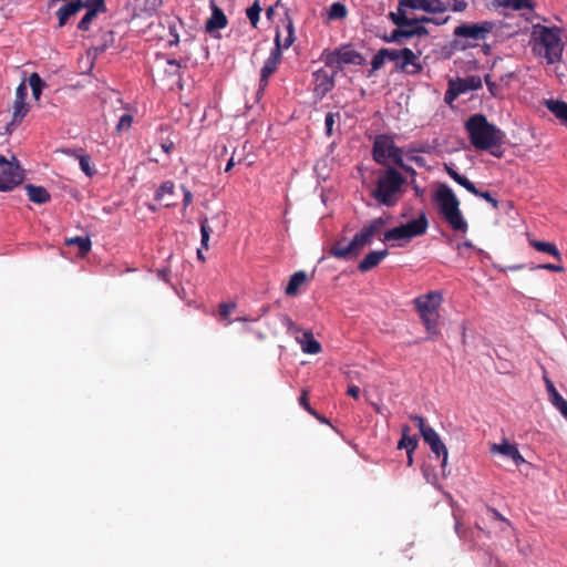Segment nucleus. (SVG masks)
Returning <instances> with one entry per match:
<instances>
[{"mask_svg": "<svg viewBox=\"0 0 567 567\" xmlns=\"http://www.w3.org/2000/svg\"><path fill=\"white\" fill-rule=\"evenodd\" d=\"M471 144L478 151L495 148L503 144L505 133L489 123L485 115L474 114L465 122Z\"/></svg>", "mask_w": 567, "mask_h": 567, "instance_id": "f257e3e1", "label": "nucleus"}, {"mask_svg": "<svg viewBox=\"0 0 567 567\" xmlns=\"http://www.w3.org/2000/svg\"><path fill=\"white\" fill-rule=\"evenodd\" d=\"M532 47L533 52L543 56L548 64L559 62L564 51L560 30L558 28L535 24L532 31Z\"/></svg>", "mask_w": 567, "mask_h": 567, "instance_id": "f03ea898", "label": "nucleus"}, {"mask_svg": "<svg viewBox=\"0 0 567 567\" xmlns=\"http://www.w3.org/2000/svg\"><path fill=\"white\" fill-rule=\"evenodd\" d=\"M144 40H166L169 47L177 45L181 41L177 27H183V21L174 16L162 13H148L144 17Z\"/></svg>", "mask_w": 567, "mask_h": 567, "instance_id": "7ed1b4c3", "label": "nucleus"}, {"mask_svg": "<svg viewBox=\"0 0 567 567\" xmlns=\"http://www.w3.org/2000/svg\"><path fill=\"white\" fill-rule=\"evenodd\" d=\"M405 183V178L396 168L388 167L379 175L375 187L371 190L370 195L378 204L393 207L399 202Z\"/></svg>", "mask_w": 567, "mask_h": 567, "instance_id": "20e7f679", "label": "nucleus"}, {"mask_svg": "<svg viewBox=\"0 0 567 567\" xmlns=\"http://www.w3.org/2000/svg\"><path fill=\"white\" fill-rule=\"evenodd\" d=\"M433 200L437 205L443 219L453 230L467 231L468 226L461 213L460 200L447 185L440 184L433 195Z\"/></svg>", "mask_w": 567, "mask_h": 567, "instance_id": "39448f33", "label": "nucleus"}, {"mask_svg": "<svg viewBox=\"0 0 567 567\" xmlns=\"http://www.w3.org/2000/svg\"><path fill=\"white\" fill-rule=\"evenodd\" d=\"M443 301L442 293L439 291H430L421 295L413 300L415 310L417 311L422 323L425 326L430 336L439 334V308Z\"/></svg>", "mask_w": 567, "mask_h": 567, "instance_id": "423d86ee", "label": "nucleus"}, {"mask_svg": "<svg viewBox=\"0 0 567 567\" xmlns=\"http://www.w3.org/2000/svg\"><path fill=\"white\" fill-rule=\"evenodd\" d=\"M372 157L383 166L392 162L399 167H404L403 151L395 145L393 137L388 134H381L374 138Z\"/></svg>", "mask_w": 567, "mask_h": 567, "instance_id": "0eeeda50", "label": "nucleus"}, {"mask_svg": "<svg viewBox=\"0 0 567 567\" xmlns=\"http://www.w3.org/2000/svg\"><path fill=\"white\" fill-rule=\"evenodd\" d=\"M429 221L424 213L416 219L384 231L383 241L410 240L426 233Z\"/></svg>", "mask_w": 567, "mask_h": 567, "instance_id": "6e6552de", "label": "nucleus"}, {"mask_svg": "<svg viewBox=\"0 0 567 567\" xmlns=\"http://www.w3.org/2000/svg\"><path fill=\"white\" fill-rule=\"evenodd\" d=\"M321 60L326 66L336 68L338 71L341 70L342 64L362 65L365 61L362 54L350 45H342L333 51L324 50Z\"/></svg>", "mask_w": 567, "mask_h": 567, "instance_id": "1a4fd4ad", "label": "nucleus"}, {"mask_svg": "<svg viewBox=\"0 0 567 567\" xmlns=\"http://www.w3.org/2000/svg\"><path fill=\"white\" fill-rule=\"evenodd\" d=\"M23 181V169L14 155L11 159L0 155V192L13 189Z\"/></svg>", "mask_w": 567, "mask_h": 567, "instance_id": "9d476101", "label": "nucleus"}, {"mask_svg": "<svg viewBox=\"0 0 567 567\" xmlns=\"http://www.w3.org/2000/svg\"><path fill=\"white\" fill-rule=\"evenodd\" d=\"M386 219L378 217L368 221L352 238V246L354 247L357 256H359L362 249L370 245L375 236H378L384 226Z\"/></svg>", "mask_w": 567, "mask_h": 567, "instance_id": "9b49d317", "label": "nucleus"}, {"mask_svg": "<svg viewBox=\"0 0 567 567\" xmlns=\"http://www.w3.org/2000/svg\"><path fill=\"white\" fill-rule=\"evenodd\" d=\"M420 55L421 52L415 53L409 48L401 49V58L394 62L395 71L408 75L420 74L423 71Z\"/></svg>", "mask_w": 567, "mask_h": 567, "instance_id": "f8f14e48", "label": "nucleus"}, {"mask_svg": "<svg viewBox=\"0 0 567 567\" xmlns=\"http://www.w3.org/2000/svg\"><path fill=\"white\" fill-rule=\"evenodd\" d=\"M445 172L449 176L456 182L458 185L463 186L471 194L478 196L489 203L494 209L498 208V200L492 196L489 192L480 190L474 183H472L467 177L461 175L456 169H454L451 165H444Z\"/></svg>", "mask_w": 567, "mask_h": 567, "instance_id": "ddd939ff", "label": "nucleus"}, {"mask_svg": "<svg viewBox=\"0 0 567 567\" xmlns=\"http://www.w3.org/2000/svg\"><path fill=\"white\" fill-rule=\"evenodd\" d=\"M495 23L483 21L474 24H461L454 29V35L457 38H471L474 40H484L493 31Z\"/></svg>", "mask_w": 567, "mask_h": 567, "instance_id": "4468645a", "label": "nucleus"}, {"mask_svg": "<svg viewBox=\"0 0 567 567\" xmlns=\"http://www.w3.org/2000/svg\"><path fill=\"white\" fill-rule=\"evenodd\" d=\"M281 59L282 53L280 52V45L278 44L271 49L269 56L265 60L260 70L259 92H262L267 87L269 78L277 71Z\"/></svg>", "mask_w": 567, "mask_h": 567, "instance_id": "2eb2a0df", "label": "nucleus"}, {"mask_svg": "<svg viewBox=\"0 0 567 567\" xmlns=\"http://www.w3.org/2000/svg\"><path fill=\"white\" fill-rule=\"evenodd\" d=\"M28 87L24 82L20 83L16 90V100L12 121L8 124L7 131L11 132L16 124H19L29 112V105L25 103Z\"/></svg>", "mask_w": 567, "mask_h": 567, "instance_id": "dca6fc26", "label": "nucleus"}, {"mask_svg": "<svg viewBox=\"0 0 567 567\" xmlns=\"http://www.w3.org/2000/svg\"><path fill=\"white\" fill-rule=\"evenodd\" d=\"M339 71L336 69L331 73H329L326 69H319L313 72V91L316 95L323 97L334 87V76Z\"/></svg>", "mask_w": 567, "mask_h": 567, "instance_id": "f3484780", "label": "nucleus"}, {"mask_svg": "<svg viewBox=\"0 0 567 567\" xmlns=\"http://www.w3.org/2000/svg\"><path fill=\"white\" fill-rule=\"evenodd\" d=\"M422 437L424 442L430 446L431 451L436 455V457L442 456L441 467L444 471L447 464L449 452L440 435L433 429L427 430V433H424V436Z\"/></svg>", "mask_w": 567, "mask_h": 567, "instance_id": "a211bd4d", "label": "nucleus"}, {"mask_svg": "<svg viewBox=\"0 0 567 567\" xmlns=\"http://www.w3.org/2000/svg\"><path fill=\"white\" fill-rule=\"evenodd\" d=\"M87 6L84 7L86 9V13L79 22L78 28L82 31H87L90 29V24L93 19L97 16L99 12H105V0H86Z\"/></svg>", "mask_w": 567, "mask_h": 567, "instance_id": "6ab92c4d", "label": "nucleus"}, {"mask_svg": "<svg viewBox=\"0 0 567 567\" xmlns=\"http://www.w3.org/2000/svg\"><path fill=\"white\" fill-rule=\"evenodd\" d=\"M489 452L493 454L498 453L506 457H509L511 460H513L516 466H519L523 463H525V458L518 451L517 446L515 444L508 443L505 440L501 444H492L489 447Z\"/></svg>", "mask_w": 567, "mask_h": 567, "instance_id": "aec40b11", "label": "nucleus"}, {"mask_svg": "<svg viewBox=\"0 0 567 567\" xmlns=\"http://www.w3.org/2000/svg\"><path fill=\"white\" fill-rule=\"evenodd\" d=\"M401 4H408L410 9L423 10L430 13H443L446 11L442 0H401Z\"/></svg>", "mask_w": 567, "mask_h": 567, "instance_id": "412c9836", "label": "nucleus"}, {"mask_svg": "<svg viewBox=\"0 0 567 567\" xmlns=\"http://www.w3.org/2000/svg\"><path fill=\"white\" fill-rule=\"evenodd\" d=\"M282 25L287 33L286 37L284 39L281 38V32L279 31V27L277 28L276 37H275V47H277L279 44L281 53H282L284 49L285 50L289 49L296 40L295 27H293L292 19L290 17L286 16V18L282 20Z\"/></svg>", "mask_w": 567, "mask_h": 567, "instance_id": "4be33fe9", "label": "nucleus"}, {"mask_svg": "<svg viewBox=\"0 0 567 567\" xmlns=\"http://www.w3.org/2000/svg\"><path fill=\"white\" fill-rule=\"evenodd\" d=\"M329 255L337 259L344 260H351L358 257L354 247L352 246V241L347 244L346 238L337 240L329 249Z\"/></svg>", "mask_w": 567, "mask_h": 567, "instance_id": "5701e85b", "label": "nucleus"}, {"mask_svg": "<svg viewBox=\"0 0 567 567\" xmlns=\"http://www.w3.org/2000/svg\"><path fill=\"white\" fill-rule=\"evenodd\" d=\"M85 6H87V1L84 0H71L62 6L56 12L59 27H63L70 17L79 13Z\"/></svg>", "mask_w": 567, "mask_h": 567, "instance_id": "b1692460", "label": "nucleus"}, {"mask_svg": "<svg viewBox=\"0 0 567 567\" xmlns=\"http://www.w3.org/2000/svg\"><path fill=\"white\" fill-rule=\"evenodd\" d=\"M389 255L388 249L373 250L365 255V257L359 262L358 269L361 272H368L379 266V264Z\"/></svg>", "mask_w": 567, "mask_h": 567, "instance_id": "393cba45", "label": "nucleus"}, {"mask_svg": "<svg viewBox=\"0 0 567 567\" xmlns=\"http://www.w3.org/2000/svg\"><path fill=\"white\" fill-rule=\"evenodd\" d=\"M228 23L227 17L225 16L224 11L213 3L212 6V16L206 21L205 29L208 33H212L213 31L220 30L226 28Z\"/></svg>", "mask_w": 567, "mask_h": 567, "instance_id": "a878e982", "label": "nucleus"}, {"mask_svg": "<svg viewBox=\"0 0 567 567\" xmlns=\"http://www.w3.org/2000/svg\"><path fill=\"white\" fill-rule=\"evenodd\" d=\"M453 85L457 87V91L463 94L468 91H476L482 87V79L478 75H468L466 78H457L451 80Z\"/></svg>", "mask_w": 567, "mask_h": 567, "instance_id": "bb28decb", "label": "nucleus"}, {"mask_svg": "<svg viewBox=\"0 0 567 567\" xmlns=\"http://www.w3.org/2000/svg\"><path fill=\"white\" fill-rule=\"evenodd\" d=\"M296 340L301 344L305 353L317 354L321 351V344L313 338L310 330L305 331L301 338L296 336Z\"/></svg>", "mask_w": 567, "mask_h": 567, "instance_id": "cd10ccee", "label": "nucleus"}, {"mask_svg": "<svg viewBox=\"0 0 567 567\" xmlns=\"http://www.w3.org/2000/svg\"><path fill=\"white\" fill-rule=\"evenodd\" d=\"M544 381L550 402L561 414L565 413L567 411V401L559 394L550 379L544 377Z\"/></svg>", "mask_w": 567, "mask_h": 567, "instance_id": "c85d7f7f", "label": "nucleus"}, {"mask_svg": "<svg viewBox=\"0 0 567 567\" xmlns=\"http://www.w3.org/2000/svg\"><path fill=\"white\" fill-rule=\"evenodd\" d=\"M406 8H409L408 4H401V0H399L396 12H390L389 19L392 21L393 24L396 27H412L413 20L412 18H409L406 16Z\"/></svg>", "mask_w": 567, "mask_h": 567, "instance_id": "c756f323", "label": "nucleus"}, {"mask_svg": "<svg viewBox=\"0 0 567 567\" xmlns=\"http://www.w3.org/2000/svg\"><path fill=\"white\" fill-rule=\"evenodd\" d=\"M410 431H411V429L409 425H403L402 426V437L398 443V449L406 450V454H413V452L416 450L417 444H419V440L415 435L414 436L409 435Z\"/></svg>", "mask_w": 567, "mask_h": 567, "instance_id": "7c9ffc66", "label": "nucleus"}, {"mask_svg": "<svg viewBox=\"0 0 567 567\" xmlns=\"http://www.w3.org/2000/svg\"><path fill=\"white\" fill-rule=\"evenodd\" d=\"M307 280H308V276L305 271L299 270V271L295 272L288 281V285L285 289V293L287 296H297L299 292V288L303 284H306Z\"/></svg>", "mask_w": 567, "mask_h": 567, "instance_id": "2f4dec72", "label": "nucleus"}, {"mask_svg": "<svg viewBox=\"0 0 567 567\" xmlns=\"http://www.w3.org/2000/svg\"><path fill=\"white\" fill-rule=\"evenodd\" d=\"M25 189L29 199L35 204H44L50 200L49 192L42 186L28 184Z\"/></svg>", "mask_w": 567, "mask_h": 567, "instance_id": "473e14b6", "label": "nucleus"}, {"mask_svg": "<svg viewBox=\"0 0 567 567\" xmlns=\"http://www.w3.org/2000/svg\"><path fill=\"white\" fill-rule=\"evenodd\" d=\"M529 244L537 251L548 254V255L553 256L555 259H557L558 261L561 260V254L559 252L557 246L554 243L530 239Z\"/></svg>", "mask_w": 567, "mask_h": 567, "instance_id": "72a5a7b5", "label": "nucleus"}, {"mask_svg": "<svg viewBox=\"0 0 567 567\" xmlns=\"http://www.w3.org/2000/svg\"><path fill=\"white\" fill-rule=\"evenodd\" d=\"M546 106L556 117L567 124V103L558 100H547Z\"/></svg>", "mask_w": 567, "mask_h": 567, "instance_id": "f704fd0d", "label": "nucleus"}, {"mask_svg": "<svg viewBox=\"0 0 567 567\" xmlns=\"http://www.w3.org/2000/svg\"><path fill=\"white\" fill-rule=\"evenodd\" d=\"M66 246H76L79 248L80 256H85L91 250V240L89 237H72L65 240Z\"/></svg>", "mask_w": 567, "mask_h": 567, "instance_id": "c9c22d12", "label": "nucleus"}, {"mask_svg": "<svg viewBox=\"0 0 567 567\" xmlns=\"http://www.w3.org/2000/svg\"><path fill=\"white\" fill-rule=\"evenodd\" d=\"M348 16V9L347 7L341 2H334L331 4L328 18L330 20H342Z\"/></svg>", "mask_w": 567, "mask_h": 567, "instance_id": "e433bc0d", "label": "nucleus"}, {"mask_svg": "<svg viewBox=\"0 0 567 567\" xmlns=\"http://www.w3.org/2000/svg\"><path fill=\"white\" fill-rule=\"evenodd\" d=\"M261 12V7L259 4V1L256 0L249 8L246 10L247 18L249 19L251 25L254 28H257L259 22V17Z\"/></svg>", "mask_w": 567, "mask_h": 567, "instance_id": "4c0bfd02", "label": "nucleus"}, {"mask_svg": "<svg viewBox=\"0 0 567 567\" xmlns=\"http://www.w3.org/2000/svg\"><path fill=\"white\" fill-rule=\"evenodd\" d=\"M199 225H200V234H202L200 245L203 248L208 249V241L210 238V234L213 233V229L208 225L207 217L202 218L199 220Z\"/></svg>", "mask_w": 567, "mask_h": 567, "instance_id": "58836bf2", "label": "nucleus"}, {"mask_svg": "<svg viewBox=\"0 0 567 567\" xmlns=\"http://www.w3.org/2000/svg\"><path fill=\"white\" fill-rule=\"evenodd\" d=\"M502 4L514 10L534 9L532 0H503Z\"/></svg>", "mask_w": 567, "mask_h": 567, "instance_id": "ea45409f", "label": "nucleus"}, {"mask_svg": "<svg viewBox=\"0 0 567 567\" xmlns=\"http://www.w3.org/2000/svg\"><path fill=\"white\" fill-rule=\"evenodd\" d=\"M29 85L31 86L33 96L35 99L40 97V94L42 92V87L44 86V82L40 78L38 73H32L29 78Z\"/></svg>", "mask_w": 567, "mask_h": 567, "instance_id": "a19ab883", "label": "nucleus"}, {"mask_svg": "<svg viewBox=\"0 0 567 567\" xmlns=\"http://www.w3.org/2000/svg\"><path fill=\"white\" fill-rule=\"evenodd\" d=\"M281 324L287 328V332L291 336L296 337L301 331L295 321L287 315L281 317Z\"/></svg>", "mask_w": 567, "mask_h": 567, "instance_id": "79ce46f5", "label": "nucleus"}, {"mask_svg": "<svg viewBox=\"0 0 567 567\" xmlns=\"http://www.w3.org/2000/svg\"><path fill=\"white\" fill-rule=\"evenodd\" d=\"M175 185L173 182L167 181L164 182L161 187L156 190L155 198L157 200H162L163 197L168 194L172 195L174 193Z\"/></svg>", "mask_w": 567, "mask_h": 567, "instance_id": "37998d69", "label": "nucleus"}, {"mask_svg": "<svg viewBox=\"0 0 567 567\" xmlns=\"http://www.w3.org/2000/svg\"><path fill=\"white\" fill-rule=\"evenodd\" d=\"M404 38L403 27L394 29L389 37H384L383 40L388 43H401Z\"/></svg>", "mask_w": 567, "mask_h": 567, "instance_id": "c03bdc74", "label": "nucleus"}, {"mask_svg": "<svg viewBox=\"0 0 567 567\" xmlns=\"http://www.w3.org/2000/svg\"><path fill=\"white\" fill-rule=\"evenodd\" d=\"M81 169L89 176H93L95 171L91 166V157L89 155H81L79 158Z\"/></svg>", "mask_w": 567, "mask_h": 567, "instance_id": "a18cd8bd", "label": "nucleus"}, {"mask_svg": "<svg viewBox=\"0 0 567 567\" xmlns=\"http://www.w3.org/2000/svg\"><path fill=\"white\" fill-rule=\"evenodd\" d=\"M410 419L415 423L422 436H424V433H427V430H433L421 415H411Z\"/></svg>", "mask_w": 567, "mask_h": 567, "instance_id": "49530a36", "label": "nucleus"}, {"mask_svg": "<svg viewBox=\"0 0 567 567\" xmlns=\"http://www.w3.org/2000/svg\"><path fill=\"white\" fill-rule=\"evenodd\" d=\"M385 61H386V58L383 53V50L380 49L372 58V61H371L372 71H377V70L381 69L383 66V64L385 63Z\"/></svg>", "mask_w": 567, "mask_h": 567, "instance_id": "de8ad7c7", "label": "nucleus"}, {"mask_svg": "<svg viewBox=\"0 0 567 567\" xmlns=\"http://www.w3.org/2000/svg\"><path fill=\"white\" fill-rule=\"evenodd\" d=\"M162 0H146L144 6V17H147L148 13H158L157 9L162 7Z\"/></svg>", "mask_w": 567, "mask_h": 567, "instance_id": "09e8293b", "label": "nucleus"}, {"mask_svg": "<svg viewBox=\"0 0 567 567\" xmlns=\"http://www.w3.org/2000/svg\"><path fill=\"white\" fill-rule=\"evenodd\" d=\"M132 122H133V117L132 115H130L128 113H124L121 117H120V121L116 125V131L117 132H122V131H126L131 127L132 125Z\"/></svg>", "mask_w": 567, "mask_h": 567, "instance_id": "8fccbe9b", "label": "nucleus"}, {"mask_svg": "<svg viewBox=\"0 0 567 567\" xmlns=\"http://www.w3.org/2000/svg\"><path fill=\"white\" fill-rule=\"evenodd\" d=\"M336 117H339V113H328L324 118L326 134L331 136L333 133V126L336 123Z\"/></svg>", "mask_w": 567, "mask_h": 567, "instance_id": "3c124183", "label": "nucleus"}, {"mask_svg": "<svg viewBox=\"0 0 567 567\" xmlns=\"http://www.w3.org/2000/svg\"><path fill=\"white\" fill-rule=\"evenodd\" d=\"M308 394L309 393L307 390H302L301 395L299 398V404L311 415H317V411L313 410L309 404Z\"/></svg>", "mask_w": 567, "mask_h": 567, "instance_id": "603ef678", "label": "nucleus"}, {"mask_svg": "<svg viewBox=\"0 0 567 567\" xmlns=\"http://www.w3.org/2000/svg\"><path fill=\"white\" fill-rule=\"evenodd\" d=\"M460 95H461V93L457 91V87L455 85H453V82L450 80L449 89H447V91L445 93V97H444L445 102L451 103Z\"/></svg>", "mask_w": 567, "mask_h": 567, "instance_id": "864d4df0", "label": "nucleus"}, {"mask_svg": "<svg viewBox=\"0 0 567 567\" xmlns=\"http://www.w3.org/2000/svg\"><path fill=\"white\" fill-rule=\"evenodd\" d=\"M383 53L386 58V60L395 62L401 58V49H389V48H382Z\"/></svg>", "mask_w": 567, "mask_h": 567, "instance_id": "5fc2aeb1", "label": "nucleus"}, {"mask_svg": "<svg viewBox=\"0 0 567 567\" xmlns=\"http://www.w3.org/2000/svg\"><path fill=\"white\" fill-rule=\"evenodd\" d=\"M532 269H546V270H550L554 272L564 271V267L561 265H555V264H542V265L533 267Z\"/></svg>", "mask_w": 567, "mask_h": 567, "instance_id": "6e6d98bb", "label": "nucleus"}, {"mask_svg": "<svg viewBox=\"0 0 567 567\" xmlns=\"http://www.w3.org/2000/svg\"><path fill=\"white\" fill-rule=\"evenodd\" d=\"M484 81H485V83L487 85V89H488L489 93L493 96H497L498 95V87H497L496 83L491 80V75L489 74L485 75Z\"/></svg>", "mask_w": 567, "mask_h": 567, "instance_id": "4d7b16f0", "label": "nucleus"}, {"mask_svg": "<svg viewBox=\"0 0 567 567\" xmlns=\"http://www.w3.org/2000/svg\"><path fill=\"white\" fill-rule=\"evenodd\" d=\"M235 309V303H220L219 305V315L223 318H227L230 312Z\"/></svg>", "mask_w": 567, "mask_h": 567, "instance_id": "13d9d810", "label": "nucleus"}, {"mask_svg": "<svg viewBox=\"0 0 567 567\" xmlns=\"http://www.w3.org/2000/svg\"><path fill=\"white\" fill-rule=\"evenodd\" d=\"M467 8V2L465 0H453L452 10L454 12H462Z\"/></svg>", "mask_w": 567, "mask_h": 567, "instance_id": "bf43d9fd", "label": "nucleus"}, {"mask_svg": "<svg viewBox=\"0 0 567 567\" xmlns=\"http://www.w3.org/2000/svg\"><path fill=\"white\" fill-rule=\"evenodd\" d=\"M167 64L171 68L172 74H178L179 69L182 68L181 61H178L176 59H169V60H167Z\"/></svg>", "mask_w": 567, "mask_h": 567, "instance_id": "052dcab7", "label": "nucleus"}, {"mask_svg": "<svg viewBox=\"0 0 567 567\" xmlns=\"http://www.w3.org/2000/svg\"><path fill=\"white\" fill-rule=\"evenodd\" d=\"M183 194H184L183 204H184V208H186L188 205H190V203L193 200V194L186 187H183Z\"/></svg>", "mask_w": 567, "mask_h": 567, "instance_id": "680f3d73", "label": "nucleus"}, {"mask_svg": "<svg viewBox=\"0 0 567 567\" xmlns=\"http://www.w3.org/2000/svg\"><path fill=\"white\" fill-rule=\"evenodd\" d=\"M487 512L492 514L493 518L504 523H508V520L497 509L487 507Z\"/></svg>", "mask_w": 567, "mask_h": 567, "instance_id": "e2e57ef3", "label": "nucleus"}, {"mask_svg": "<svg viewBox=\"0 0 567 567\" xmlns=\"http://www.w3.org/2000/svg\"><path fill=\"white\" fill-rule=\"evenodd\" d=\"M412 20H413V25L414 24L422 25V23H431V21H434V18L422 16L420 18H412Z\"/></svg>", "mask_w": 567, "mask_h": 567, "instance_id": "0e129e2a", "label": "nucleus"}, {"mask_svg": "<svg viewBox=\"0 0 567 567\" xmlns=\"http://www.w3.org/2000/svg\"><path fill=\"white\" fill-rule=\"evenodd\" d=\"M347 393L352 396L353 399H359L360 395V389L357 385H350L347 390Z\"/></svg>", "mask_w": 567, "mask_h": 567, "instance_id": "69168bd1", "label": "nucleus"}, {"mask_svg": "<svg viewBox=\"0 0 567 567\" xmlns=\"http://www.w3.org/2000/svg\"><path fill=\"white\" fill-rule=\"evenodd\" d=\"M414 33L415 37H426L429 35V30L424 25L416 24Z\"/></svg>", "mask_w": 567, "mask_h": 567, "instance_id": "338daca9", "label": "nucleus"}, {"mask_svg": "<svg viewBox=\"0 0 567 567\" xmlns=\"http://www.w3.org/2000/svg\"><path fill=\"white\" fill-rule=\"evenodd\" d=\"M415 25H412V27H403V31H404V38L405 39H410V38H413L415 37Z\"/></svg>", "mask_w": 567, "mask_h": 567, "instance_id": "774afa93", "label": "nucleus"}]
</instances>
